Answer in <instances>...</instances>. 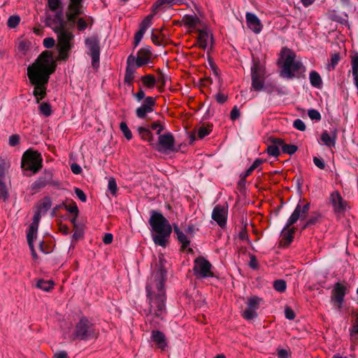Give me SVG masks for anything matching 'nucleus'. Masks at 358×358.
Listing matches in <instances>:
<instances>
[{"label":"nucleus","instance_id":"obj_26","mask_svg":"<svg viewBox=\"0 0 358 358\" xmlns=\"http://www.w3.org/2000/svg\"><path fill=\"white\" fill-rule=\"evenodd\" d=\"M182 22L190 28L201 27V21L196 15H185L182 17Z\"/></svg>","mask_w":358,"mask_h":358},{"label":"nucleus","instance_id":"obj_34","mask_svg":"<svg viewBox=\"0 0 358 358\" xmlns=\"http://www.w3.org/2000/svg\"><path fill=\"white\" fill-rule=\"evenodd\" d=\"M310 82L314 87H319L322 85V79L320 76L316 71H311L310 73Z\"/></svg>","mask_w":358,"mask_h":358},{"label":"nucleus","instance_id":"obj_57","mask_svg":"<svg viewBox=\"0 0 358 358\" xmlns=\"http://www.w3.org/2000/svg\"><path fill=\"white\" fill-rule=\"evenodd\" d=\"M145 31L139 29L137 33L135 34L134 37V45L136 47L139 43L141 42V39L143 38V36Z\"/></svg>","mask_w":358,"mask_h":358},{"label":"nucleus","instance_id":"obj_13","mask_svg":"<svg viewBox=\"0 0 358 358\" xmlns=\"http://www.w3.org/2000/svg\"><path fill=\"white\" fill-rule=\"evenodd\" d=\"M310 210V203H307L301 206L299 203L297 204L294 212L290 215L286 223V227H288L297 222L298 220H303Z\"/></svg>","mask_w":358,"mask_h":358},{"label":"nucleus","instance_id":"obj_39","mask_svg":"<svg viewBox=\"0 0 358 358\" xmlns=\"http://www.w3.org/2000/svg\"><path fill=\"white\" fill-rule=\"evenodd\" d=\"M39 111L45 117H48L52 114L51 106L48 103H42L39 106Z\"/></svg>","mask_w":358,"mask_h":358},{"label":"nucleus","instance_id":"obj_12","mask_svg":"<svg viewBox=\"0 0 358 358\" xmlns=\"http://www.w3.org/2000/svg\"><path fill=\"white\" fill-rule=\"evenodd\" d=\"M48 185H56L52 180V173L50 171H45L43 176L31 184L30 189L35 194Z\"/></svg>","mask_w":358,"mask_h":358},{"label":"nucleus","instance_id":"obj_49","mask_svg":"<svg viewBox=\"0 0 358 358\" xmlns=\"http://www.w3.org/2000/svg\"><path fill=\"white\" fill-rule=\"evenodd\" d=\"M340 60V55L339 54H334L332 55L331 58V62L328 65V70L331 71V69H334L335 66L338 64V62Z\"/></svg>","mask_w":358,"mask_h":358},{"label":"nucleus","instance_id":"obj_3","mask_svg":"<svg viewBox=\"0 0 358 358\" xmlns=\"http://www.w3.org/2000/svg\"><path fill=\"white\" fill-rule=\"evenodd\" d=\"M149 224L156 234L152 235L154 243L162 247H166L172 227L167 219L162 214L152 211Z\"/></svg>","mask_w":358,"mask_h":358},{"label":"nucleus","instance_id":"obj_43","mask_svg":"<svg viewBox=\"0 0 358 358\" xmlns=\"http://www.w3.org/2000/svg\"><path fill=\"white\" fill-rule=\"evenodd\" d=\"M152 15H148L141 23L139 29L146 31L147 29L152 24Z\"/></svg>","mask_w":358,"mask_h":358},{"label":"nucleus","instance_id":"obj_28","mask_svg":"<svg viewBox=\"0 0 358 358\" xmlns=\"http://www.w3.org/2000/svg\"><path fill=\"white\" fill-rule=\"evenodd\" d=\"M331 201L336 210H340L345 208L344 202L338 192H335L331 194Z\"/></svg>","mask_w":358,"mask_h":358},{"label":"nucleus","instance_id":"obj_35","mask_svg":"<svg viewBox=\"0 0 358 358\" xmlns=\"http://www.w3.org/2000/svg\"><path fill=\"white\" fill-rule=\"evenodd\" d=\"M141 80L144 85L149 88H152L157 83V80L154 76L151 74L146 75L141 78Z\"/></svg>","mask_w":358,"mask_h":358},{"label":"nucleus","instance_id":"obj_4","mask_svg":"<svg viewBox=\"0 0 358 358\" xmlns=\"http://www.w3.org/2000/svg\"><path fill=\"white\" fill-rule=\"evenodd\" d=\"M282 56L284 58L280 76L287 79H292L295 77L296 73L304 71V67L300 61L295 59V53L288 49L283 48L281 51Z\"/></svg>","mask_w":358,"mask_h":358},{"label":"nucleus","instance_id":"obj_54","mask_svg":"<svg viewBox=\"0 0 358 358\" xmlns=\"http://www.w3.org/2000/svg\"><path fill=\"white\" fill-rule=\"evenodd\" d=\"M55 44V41L52 37H48L43 39V45L46 48H52Z\"/></svg>","mask_w":358,"mask_h":358},{"label":"nucleus","instance_id":"obj_16","mask_svg":"<svg viewBox=\"0 0 358 358\" xmlns=\"http://www.w3.org/2000/svg\"><path fill=\"white\" fill-rule=\"evenodd\" d=\"M135 56L130 55L127 59V68L124 76V83L129 85H130L133 82L136 73V68L139 67L137 66L136 64H135Z\"/></svg>","mask_w":358,"mask_h":358},{"label":"nucleus","instance_id":"obj_62","mask_svg":"<svg viewBox=\"0 0 358 358\" xmlns=\"http://www.w3.org/2000/svg\"><path fill=\"white\" fill-rule=\"evenodd\" d=\"M285 315L287 319L294 320L295 317V313L292 309L289 307H286L285 310Z\"/></svg>","mask_w":358,"mask_h":358},{"label":"nucleus","instance_id":"obj_8","mask_svg":"<svg viewBox=\"0 0 358 358\" xmlns=\"http://www.w3.org/2000/svg\"><path fill=\"white\" fill-rule=\"evenodd\" d=\"M85 45L87 49V53L92 58V65L97 69L99 66L100 57V43L99 39L96 36L87 37L85 39Z\"/></svg>","mask_w":358,"mask_h":358},{"label":"nucleus","instance_id":"obj_56","mask_svg":"<svg viewBox=\"0 0 358 358\" xmlns=\"http://www.w3.org/2000/svg\"><path fill=\"white\" fill-rule=\"evenodd\" d=\"M313 163L317 167H318L320 169H324L325 168V162L322 158L314 157Z\"/></svg>","mask_w":358,"mask_h":358},{"label":"nucleus","instance_id":"obj_30","mask_svg":"<svg viewBox=\"0 0 358 358\" xmlns=\"http://www.w3.org/2000/svg\"><path fill=\"white\" fill-rule=\"evenodd\" d=\"M38 227V224H34V223L31 224L27 234V242L29 245H31V242H34V240L36 238Z\"/></svg>","mask_w":358,"mask_h":358},{"label":"nucleus","instance_id":"obj_50","mask_svg":"<svg viewBox=\"0 0 358 358\" xmlns=\"http://www.w3.org/2000/svg\"><path fill=\"white\" fill-rule=\"evenodd\" d=\"M308 115L312 120L319 121L321 120V115L317 110L310 109L308 111Z\"/></svg>","mask_w":358,"mask_h":358},{"label":"nucleus","instance_id":"obj_25","mask_svg":"<svg viewBox=\"0 0 358 358\" xmlns=\"http://www.w3.org/2000/svg\"><path fill=\"white\" fill-rule=\"evenodd\" d=\"M181 3V0H157L153 5L152 10L155 13H157L160 8H164L173 5H180Z\"/></svg>","mask_w":358,"mask_h":358},{"label":"nucleus","instance_id":"obj_31","mask_svg":"<svg viewBox=\"0 0 358 358\" xmlns=\"http://www.w3.org/2000/svg\"><path fill=\"white\" fill-rule=\"evenodd\" d=\"M137 131L142 139H143L145 141H148L150 143L152 142V141H153L152 134L148 128L139 127H138Z\"/></svg>","mask_w":358,"mask_h":358},{"label":"nucleus","instance_id":"obj_9","mask_svg":"<svg viewBox=\"0 0 358 358\" xmlns=\"http://www.w3.org/2000/svg\"><path fill=\"white\" fill-rule=\"evenodd\" d=\"M45 22L46 26L50 27L56 34L67 29V24L64 19L62 10L57 11L54 15L48 14Z\"/></svg>","mask_w":358,"mask_h":358},{"label":"nucleus","instance_id":"obj_19","mask_svg":"<svg viewBox=\"0 0 358 358\" xmlns=\"http://www.w3.org/2000/svg\"><path fill=\"white\" fill-rule=\"evenodd\" d=\"M345 294L346 287L340 282L336 283L332 290L331 301L337 303L338 309L341 308Z\"/></svg>","mask_w":358,"mask_h":358},{"label":"nucleus","instance_id":"obj_32","mask_svg":"<svg viewBox=\"0 0 358 358\" xmlns=\"http://www.w3.org/2000/svg\"><path fill=\"white\" fill-rule=\"evenodd\" d=\"M252 87L256 91H261L264 89V81L261 79L260 76L255 75L252 77Z\"/></svg>","mask_w":358,"mask_h":358},{"label":"nucleus","instance_id":"obj_58","mask_svg":"<svg viewBox=\"0 0 358 358\" xmlns=\"http://www.w3.org/2000/svg\"><path fill=\"white\" fill-rule=\"evenodd\" d=\"M251 75L252 77L255 75L260 76V65L259 62H254L251 67Z\"/></svg>","mask_w":358,"mask_h":358},{"label":"nucleus","instance_id":"obj_52","mask_svg":"<svg viewBox=\"0 0 358 358\" xmlns=\"http://www.w3.org/2000/svg\"><path fill=\"white\" fill-rule=\"evenodd\" d=\"M293 125L296 129L301 131H305L306 128L305 123L300 119L295 120Z\"/></svg>","mask_w":358,"mask_h":358},{"label":"nucleus","instance_id":"obj_60","mask_svg":"<svg viewBox=\"0 0 358 358\" xmlns=\"http://www.w3.org/2000/svg\"><path fill=\"white\" fill-rule=\"evenodd\" d=\"M169 78L167 76L164 75L161 71L159 72V75L157 80V82L162 84V85L164 86L166 85V81L168 80Z\"/></svg>","mask_w":358,"mask_h":358},{"label":"nucleus","instance_id":"obj_29","mask_svg":"<svg viewBox=\"0 0 358 358\" xmlns=\"http://www.w3.org/2000/svg\"><path fill=\"white\" fill-rule=\"evenodd\" d=\"M52 201L50 197H45L43 199L37 206V211L45 214L47 211L51 208Z\"/></svg>","mask_w":358,"mask_h":358},{"label":"nucleus","instance_id":"obj_7","mask_svg":"<svg viewBox=\"0 0 358 358\" xmlns=\"http://www.w3.org/2000/svg\"><path fill=\"white\" fill-rule=\"evenodd\" d=\"M22 166L27 170L38 172L42 167V157L36 151L27 150L22 156Z\"/></svg>","mask_w":358,"mask_h":358},{"label":"nucleus","instance_id":"obj_64","mask_svg":"<svg viewBox=\"0 0 358 358\" xmlns=\"http://www.w3.org/2000/svg\"><path fill=\"white\" fill-rule=\"evenodd\" d=\"M87 22L83 18H79L77 22V27L78 30L83 31L87 28Z\"/></svg>","mask_w":358,"mask_h":358},{"label":"nucleus","instance_id":"obj_48","mask_svg":"<svg viewBox=\"0 0 358 358\" xmlns=\"http://www.w3.org/2000/svg\"><path fill=\"white\" fill-rule=\"evenodd\" d=\"M266 152L270 156L276 157L280 155L279 148H276L275 145H272L271 144L267 147Z\"/></svg>","mask_w":358,"mask_h":358},{"label":"nucleus","instance_id":"obj_10","mask_svg":"<svg viewBox=\"0 0 358 358\" xmlns=\"http://www.w3.org/2000/svg\"><path fill=\"white\" fill-rule=\"evenodd\" d=\"M156 149L159 152L165 154L176 151L175 148V139L173 135L171 133L159 135Z\"/></svg>","mask_w":358,"mask_h":358},{"label":"nucleus","instance_id":"obj_44","mask_svg":"<svg viewBox=\"0 0 358 358\" xmlns=\"http://www.w3.org/2000/svg\"><path fill=\"white\" fill-rule=\"evenodd\" d=\"M275 289L280 292H283L286 289V282L283 280H278L273 282Z\"/></svg>","mask_w":358,"mask_h":358},{"label":"nucleus","instance_id":"obj_37","mask_svg":"<svg viewBox=\"0 0 358 358\" xmlns=\"http://www.w3.org/2000/svg\"><path fill=\"white\" fill-rule=\"evenodd\" d=\"M8 197V188L0 178V201H5Z\"/></svg>","mask_w":358,"mask_h":358},{"label":"nucleus","instance_id":"obj_24","mask_svg":"<svg viewBox=\"0 0 358 358\" xmlns=\"http://www.w3.org/2000/svg\"><path fill=\"white\" fill-rule=\"evenodd\" d=\"M336 138L337 134L336 130L332 131L331 135H330L327 131H324L321 135L322 142L329 148L335 145Z\"/></svg>","mask_w":358,"mask_h":358},{"label":"nucleus","instance_id":"obj_51","mask_svg":"<svg viewBox=\"0 0 358 358\" xmlns=\"http://www.w3.org/2000/svg\"><path fill=\"white\" fill-rule=\"evenodd\" d=\"M49 8L52 11H58V8L61 5L60 0H48Z\"/></svg>","mask_w":358,"mask_h":358},{"label":"nucleus","instance_id":"obj_27","mask_svg":"<svg viewBox=\"0 0 358 358\" xmlns=\"http://www.w3.org/2000/svg\"><path fill=\"white\" fill-rule=\"evenodd\" d=\"M173 231L177 236L178 241L181 243L182 248H185L189 245V240L187 236L179 229L178 225L173 224Z\"/></svg>","mask_w":358,"mask_h":358},{"label":"nucleus","instance_id":"obj_15","mask_svg":"<svg viewBox=\"0 0 358 358\" xmlns=\"http://www.w3.org/2000/svg\"><path fill=\"white\" fill-rule=\"evenodd\" d=\"M156 105L155 99L152 96H147L143 103L136 110L137 117L143 119L146 115L154 110Z\"/></svg>","mask_w":358,"mask_h":358},{"label":"nucleus","instance_id":"obj_47","mask_svg":"<svg viewBox=\"0 0 358 358\" xmlns=\"http://www.w3.org/2000/svg\"><path fill=\"white\" fill-rule=\"evenodd\" d=\"M108 189L113 195H115L117 187L115 180L113 178H110L108 180Z\"/></svg>","mask_w":358,"mask_h":358},{"label":"nucleus","instance_id":"obj_22","mask_svg":"<svg viewBox=\"0 0 358 358\" xmlns=\"http://www.w3.org/2000/svg\"><path fill=\"white\" fill-rule=\"evenodd\" d=\"M82 1L83 0H71L69 6V12L67 14L68 20L69 21H73L75 17L80 13Z\"/></svg>","mask_w":358,"mask_h":358},{"label":"nucleus","instance_id":"obj_14","mask_svg":"<svg viewBox=\"0 0 358 358\" xmlns=\"http://www.w3.org/2000/svg\"><path fill=\"white\" fill-rule=\"evenodd\" d=\"M261 299L257 296H252L248 299V307L242 313V316L248 320H252L257 316V310Z\"/></svg>","mask_w":358,"mask_h":358},{"label":"nucleus","instance_id":"obj_46","mask_svg":"<svg viewBox=\"0 0 358 358\" xmlns=\"http://www.w3.org/2000/svg\"><path fill=\"white\" fill-rule=\"evenodd\" d=\"M297 149H298V148L295 145L285 144L282 146V150L284 153L289 154V155H292L296 152Z\"/></svg>","mask_w":358,"mask_h":358},{"label":"nucleus","instance_id":"obj_1","mask_svg":"<svg viewBox=\"0 0 358 358\" xmlns=\"http://www.w3.org/2000/svg\"><path fill=\"white\" fill-rule=\"evenodd\" d=\"M55 61L51 52L41 53L35 62L27 68V76L34 86L33 94L37 103L46 95V85L50 76L55 71Z\"/></svg>","mask_w":358,"mask_h":358},{"label":"nucleus","instance_id":"obj_40","mask_svg":"<svg viewBox=\"0 0 358 358\" xmlns=\"http://www.w3.org/2000/svg\"><path fill=\"white\" fill-rule=\"evenodd\" d=\"M17 48L18 52L24 55L29 48V42L25 40H21L18 42Z\"/></svg>","mask_w":358,"mask_h":358},{"label":"nucleus","instance_id":"obj_23","mask_svg":"<svg viewBox=\"0 0 358 358\" xmlns=\"http://www.w3.org/2000/svg\"><path fill=\"white\" fill-rule=\"evenodd\" d=\"M152 341L158 346L159 348L164 350L167 343L165 335L160 331H152L151 334Z\"/></svg>","mask_w":358,"mask_h":358},{"label":"nucleus","instance_id":"obj_42","mask_svg":"<svg viewBox=\"0 0 358 358\" xmlns=\"http://www.w3.org/2000/svg\"><path fill=\"white\" fill-rule=\"evenodd\" d=\"M120 128L127 140L131 139L132 134L129 127H127V124L124 122H122L120 123Z\"/></svg>","mask_w":358,"mask_h":358},{"label":"nucleus","instance_id":"obj_55","mask_svg":"<svg viewBox=\"0 0 358 358\" xmlns=\"http://www.w3.org/2000/svg\"><path fill=\"white\" fill-rule=\"evenodd\" d=\"M211 131L210 129H208L206 127H200L198 130V136L199 138H203L207 135L210 134V131Z\"/></svg>","mask_w":358,"mask_h":358},{"label":"nucleus","instance_id":"obj_5","mask_svg":"<svg viewBox=\"0 0 358 358\" xmlns=\"http://www.w3.org/2000/svg\"><path fill=\"white\" fill-rule=\"evenodd\" d=\"M59 59L66 60L69 57V52L73 48L74 35L68 29L57 34Z\"/></svg>","mask_w":358,"mask_h":358},{"label":"nucleus","instance_id":"obj_2","mask_svg":"<svg viewBox=\"0 0 358 358\" xmlns=\"http://www.w3.org/2000/svg\"><path fill=\"white\" fill-rule=\"evenodd\" d=\"M159 266L154 272L146 286L148 296L150 298V313L157 317L163 315L165 312V290L164 284L166 275V271L162 266V258L159 257Z\"/></svg>","mask_w":358,"mask_h":358},{"label":"nucleus","instance_id":"obj_59","mask_svg":"<svg viewBox=\"0 0 358 358\" xmlns=\"http://www.w3.org/2000/svg\"><path fill=\"white\" fill-rule=\"evenodd\" d=\"M151 128L154 130H157V134L161 135V132L164 130V126H162L159 122H155L151 124Z\"/></svg>","mask_w":358,"mask_h":358},{"label":"nucleus","instance_id":"obj_20","mask_svg":"<svg viewBox=\"0 0 358 358\" xmlns=\"http://www.w3.org/2000/svg\"><path fill=\"white\" fill-rule=\"evenodd\" d=\"M247 25L254 33L259 34L262 29V24L258 17L252 13H247L245 15Z\"/></svg>","mask_w":358,"mask_h":358},{"label":"nucleus","instance_id":"obj_17","mask_svg":"<svg viewBox=\"0 0 358 358\" xmlns=\"http://www.w3.org/2000/svg\"><path fill=\"white\" fill-rule=\"evenodd\" d=\"M227 208L224 206L217 205L213 210L212 218L221 227L225 226L227 222Z\"/></svg>","mask_w":358,"mask_h":358},{"label":"nucleus","instance_id":"obj_45","mask_svg":"<svg viewBox=\"0 0 358 358\" xmlns=\"http://www.w3.org/2000/svg\"><path fill=\"white\" fill-rule=\"evenodd\" d=\"M20 18L17 15H12L9 17L7 24L10 28H15L16 27L18 24L20 23Z\"/></svg>","mask_w":358,"mask_h":358},{"label":"nucleus","instance_id":"obj_18","mask_svg":"<svg viewBox=\"0 0 358 358\" xmlns=\"http://www.w3.org/2000/svg\"><path fill=\"white\" fill-rule=\"evenodd\" d=\"M199 36L197 38L199 47L203 50L211 48L213 45V36L206 29H198Z\"/></svg>","mask_w":358,"mask_h":358},{"label":"nucleus","instance_id":"obj_53","mask_svg":"<svg viewBox=\"0 0 358 358\" xmlns=\"http://www.w3.org/2000/svg\"><path fill=\"white\" fill-rule=\"evenodd\" d=\"M269 140L272 145H275V147L278 148L281 147L282 149V146L285 145L284 141L282 138H271Z\"/></svg>","mask_w":358,"mask_h":358},{"label":"nucleus","instance_id":"obj_11","mask_svg":"<svg viewBox=\"0 0 358 358\" xmlns=\"http://www.w3.org/2000/svg\"><path fill=\"white\" fill-rule=\"evenodd\" d=\"M194 271L200 278L213 276L210 263L203 257L196 258L194 261Z\"/></svg>","mask_w":358,"mask_h":358},{"label":"nucleus","instance_id":"obj_6","mask_svg":"<svg viewBox=\"0 0 358 358\" xmlns=\"http://www.w3.org/2000/svg\"><path fill=\"white\" fill-rule=\"evenodd\" d=\"M97 331L93 324L87 318L83 317L76 324L73 338L87 341L95 337Z\"/></svg>","mask_w":358,"mask_h":358},{"label":"nucleus","instance_id":"obj_41","mask_svg":"<svg viewBox=\"0 0 358 358\" xmlns=\"http://www.w3.org/2000/svg\"><path fill=\"white\" fill-rule=\"evenodd\" d=\"M320 218V215L317 213H314L310 216V217L308 220L306 224L303 226L302 229H304L306 227L313 225L316 224Z\"/></svg>","mask_w":358,"mask_h":358},{"label":"nucleus","instance_id":"obj_33","mask_svg":"<svg viewBox=\"0 0 358 358\" xmlns=\"http://www.w3.org/2000/svg\"><path fill=\"white\" fill-rule=\"evenodd\" d=\"M53 285L51 280H38L36 282V287L43 291L48 292L53 287Z\"/></svg>","mask_w":358,"mask_h":358},{"label":"nucleus","instance_id":"obj_21","mask_svg":"<svg viewBox=\"0 0 358 358\" xmlns=\"http://www.w3.org/2000/svg\"><path fill=\"white\" fill-rule=\"evenodd\" d=\"M152 55V52L150 50V48L148 46L141 48L138 52L137 56L136 57L135 64L137 66H142L148 63H149L150 60V57Z\"/></svg>","mask_w":358,"mask_h":358},{"label":"nucleus","instance_id":"obj_63","mask_svg":"<svg viewBox=\"0 0 358 358\" xmlns=\"http://www.w3.org/2000/svg\"><path fill=\"white\" fill-rule=\"evenodd\" d=\"M75 193L76 194V196H78V198L82 201L83 202H85L86 201V195L84 193V192L83 190H81L79 188H76L75 189Z\"/></svg>","mask_w":358,"mask_h":358},{"label":"nucleus","instance_id":"obj_61","mask_svg":"<svg viewBox=\"0 0 358 358\" xmlns=\"http://www.w3.org/2000/svg\"><path fill=\"white\" fill-rule=\"evenodd\" d=\"M240 111L237 106H234L231 111L230 117L232 120H235L240 117Z\"/></svg>","mask_w":358,"mask_h":358},{"label":"nucleus","instance_id":"obj_38","mask_svg":"<svg viewBox=\"0 0 358 358\" xmlns=\"http://www.w3.org/2000/svg\"><path fill=\"white\" fill-rule=\"evenodd\" d=\"M9 166L10 164L7 161L4 159L0 160V178L1 180H3V179L5 178Z\"/></svg>","mask_w":358,"mask_h":358},{"label":"nucleus","instance_id":"obj_36","mask_svg":"<svg viewBox=\"0 0 358 358\" xmlns=\"http://www.w3.org/2000/svg\"><path fill=\"white\" fill-rule=\"evenodd\" d=\"M289 227H286V225L282 231V236L287 241V244L290 243L293 240V234H294V229H289Z\"/></svg>","mask_w":358,"mask_h":358}]
</instances>
